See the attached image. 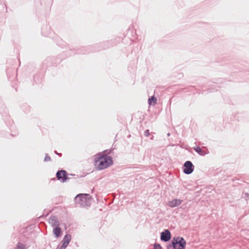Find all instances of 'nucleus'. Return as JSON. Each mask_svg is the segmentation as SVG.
<instances>
[{
  "mask_svg": "<svg viewBox=\"0 0 249 249\" xmlns=\"http://www.w3.org/2000/svg\"><path fill=\"white\" fill-rule=\"evenodd\" d=\"M194 170V165L190 161H187L184 164V172L186 174H191Z\"/></svg>",
  "mask_w": 249,
  "mask_h": 249,
  "instance_id": "20e7f679",
  "label": "nucleus"
},
{
  "mask_svg": "<svg viewBox=\"0 0 249 249\" xmlns=\"http://www.w3.org/2000/svg\"><path fill=\"white\" fill-rule=\"evenodd\" d=\"M56 227L53 229V232L56 237H58L61 234V229L58 226H55Z\"/></svg>",
  "mask_w": 249,
  "mask_h": 249,
  "instance_id": "9d476101",
  "label": "nucleus"
},
{
  "mask_svg": "<svg viewBox=\"0 0 249 249\" xmlns=\"http://www.w3.org/2000/svg\"><path fill=\"white\" fill-rule=\"evenodd\" d=\"M157 98L154 96H152L148 99V103L150 106H154L157 103Z\"/></svg>",
  "mask_w": 249,
  "mask_h": 249,
  "instance_id": "1a4fd4ad",
  "label": "nucleus"
},
{
  "mask_svg": "<svg viewBox=\"0 0 249 249\" xmlns=\"http://www.w3.org/2000/svg\"><path fill=\"white\" fill-rule=\"evenodd\" d=\"M63 244L62 245V248L65 249L68 245V244L65 243V242L63 241Z\"/></svg>",
  "mask_w": 249,
  "mask_h": 249,
  "instance_id": "2eb2a0df",
  "label": "nucleus"
},
{
  "mask_svg": "<svg viewBox=\"0 0 249 249\" xmlns=\"http://www.w3.org/2000/svg\"><path fill=\"white\" fill-rule=\"evenodd\" d=\"M90 196L89 195L86 194H81L77 195L76 199L77 200L79 199L81 201V205L87 204L88 202L90 200Z\"/></svg>",
  "mask_w": 249,
  "mask_h": 249,
  "instance_id": "7ed1b4c3",
  "label": "nucleus"
},
{
  "mask_svg": "<svg viewBox=\"0 0 249 249\" xmlns=\"http://www.w3.org/2000/svg\"><path fill=\"white\" fill-rule=\"evenodd\" d=\"M56 177L58 180L64 182L68 178L67 172L65 170L58 171L56 173Z\"/></svg>",
  "mask_w": 249,
  "mask_h": 249,
  "instance_id": "39448f33",
  "label": "nucleus"
},
{
  "mask_svg": "<svg viewBox=\"0 0 249 249\" xmlns=\"http://www.w3.org/2000/svg\"><path fill=\"white\" fill-rule=\"evenodd\" d=\"M186 241L181 237L174 238L172 241V249H185Z\"/></svg>",
  "mask_w": 249,
  "mask_h": 249,
  "instance_id": "f03ea898",
  "label": "nucleus"
},
{
  "mask_svg": "<svg viewBox=\"0 0 249 249\" xmlns=\"http://www.w3.org/2000/svg\"><path fill=\"white\" fill-rule=\"evenodd\" d=\"M51 160L50 157L48 156H46V157L45 158V161H50Z\"/></svg>",
  "mask_w": 249,
  "mask_h": 249,
  "instance_id": "dca6fc26",
  "label": "nucleus"
},
{
  "mask_svg": "<svg viewBox=\"0 0 249 249\" xmlns=\"http://www.w3.org/2000/svg\"><path fill=\"white\" fill-rule=\"evenodd\" d=\"M144 135L148 137L149 135V130H146L145 132H144Z\"/></svg>",
  "mask_w": 249,
  "mask_h": 249,
  "instance_id": "f3484780",
  "label": "nucleus"
},
{
  "mask_svg": "<svg viewBox=\"0 0 249 249\" xmlns=\"http://www.w3.org/2000/svg\"><path fill=\"white\" fill-rule=\"evenodd\" d=\"M171 238L170 233L168 230H165L164 232H161L160 238L161 240L168 241Z\"/></svg>",
  "mask_w": 249,
  "mask_h": 249,
  "instance_id": "0eeeda50",
  "label": "nucleus"
},
{
  "mask_svg": "<svg viewBox=\"0 0 249 249\" xmlns=\"http://www.w3.org/2000/svg\"><path fill=\"white\" fill-rule=\"evenodd\" d=\"M154 249H161V247L159 244H155L154 245Z\"/></svg>",
  "mask_w": 249,
  "mask_h": 249,
  "instance_id": "4468645a",
  "label": "nucleus"
},
{
  "mask_svg": "<svg viewBox=\"0 0 249 249\" xmlns=\"http://www.w3.org/2000/svg\"><path fill=\"white\" fill-rule=\"evenodd\" d=\"M17 249H25V246L22 244L18 243L17 245Z\"/></svg>",
  "mask_w": 249,
  "mask_h": 249,
  "instance_id": "ddd939ff",
  "label": "nucleus"
},
{
  "mask_svg": "<svg viewBox=\"0 0 249 249\" xmlns=\"http://www.w3.org/2000/svg\"><path fill=\"white\" fill-rule=\"evenodd\" d=\"M182 200L180 199H174L169 201L167 205L168 206L173 208L179 206L182 203Z\"/></svg>",
  "mask_w": 249,
  "mask_h": 249,
  "instance_id": "423d86ee",
  "label": "nucleus"
},
{
  "mask_svg": "<svg viewBox=\"0 0 249 249\" xmlns=\"http://www.w3.org/2000/svg\"><path fill=\"white\" fill-rule=\"evenodd\" d=\"M112 160L110 157L99 153L94 158V164L99 170L104 169L112 164Z\"/></svg>",
  "mask_w": 249,
  "mask_h": 249,
  "instance_id": "f257e3e1",
  "label": "nucleus"
},
{
  "mask_svg": "<svg viewBox=\"0 0 249 249\" xmlns=\"http://www.w3.org/2000/svg\"><path fill=\"white\" fill-rule=\"evenodd\" d=\"M194 150L197 152L200 155H201V156H204L205 155L206 153V152H203L202 149L199 147H195L194 148Z\"/></svg>",
  "mask_w": 249,
  "mask_h": 249,
  "instance_id": "9b49d317",
  "label": "nucleus"
},
{
  "mask_svg": "<svg viewBox=\"0 0 249 249\" xmlns=\"http://www.w3.org/2000/svg\"><path fill=\"white\" fill-rule=\"evenodd\" d=\"M49 222L53 226H58L59 222L55 217H52L49 219Z\"/></svg>",
  "mask_w": 249,
  "mask_h": 249,
  "instance_id": "6e6552de",
  "label": "nucleus"
},
{
  "mask_svg": "<svg viewBox=\"0 0 249 249\" xmlns=\"http://www.w3.org/2000/svg\"><path fill=\"white\" fill-rule=\"evenodd\" d=\"M71 240V235L70 234H66L63 239V241L65 242L67 244H69Z\"/></svg>",
  "mask_w": 249,
  "mask_h": 249,
  "instance_id": "f8f14e48",
  "label": "nucleus"
}]
</instances>
